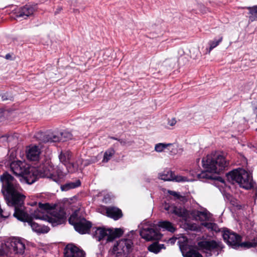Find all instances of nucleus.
I'll return each mask as SVG.
<instances>
[{
	"label": "nucleus",
	"mask_w": 257,
	"mask_h": 257,
	"mask_svg": "<svg viewBox=\"0 0 257 257\" xmlns=\"http://www.w3.org/2000/svg\"><path fill=\"white\" fill-rule=\"evenodd\" d=\"M6 247L10 257L15 254H23L25 250V241L20 238H10L6 241Z\"/></svg>",
	"instance_id": "10"
},
{
	"label": "nucleus",
	"mask_w": 257,
	"mask_h": 257,
	"mask_svg": "<svg viewBox=\"0 0 257 257\" xmlns=\"http://www.w3.org/2000/svg\"><path fill=\"white\" fill-rule=\"evenodd\" d=\"M190 229L192 230H198L199 227L196 225L193 224L191 226Z\"/></svg>",
	"instance_id": "37"
},
{
	"label": "nucleus",
	"mask_w": 257,
	"mask_h": 257,
	"mask_svg": "<svg viewBox=\"0 0 257 257\" xmlns=\"http://www.w3.org/2000/svg\"><path fill=\"white\" fill-rule=\"evenodd\" d=\"M255 113H256V115L257 116V108L256 109V112H255Z\"/></svg>",
	"instance_id": "41"
},
{
	"label": "nucleus",
	"mask_w": 257,
	"mask_h": 257,
	"mask_svg": "<svg viewBox=\"0 0 257 257\" xmlns=\"http://www.w3.org/2000/svg\"><path fill=\"white\" fill-rule=\"evenodd\" d=\"M198 246L199 250L206 253L207 257L213 254L218 255L223 247L221 242L213 240L200 241L198 243Z\"/></svg>",
	"instance_id": "8"
},
{
	"label": "nucleus",
	"mask_w": 257,
	"mask_h": 257,
	"mask_svg": "<svg viewBox=\"0 0 257 257\" xmlns=\"http://www.w3.org/2000/svg\"><path fill=\"white\" fill-rule=\"evenodd\" d=\"M42 135V141L44 143H52L59 141L65 142L71 139L72 138V135L67 131L60 133H47Z\"/></svg>",
	"instance_id": "12"
},
{
	"label": "nucleus",
	"mask_w": 257,
	"mask_h": 257,
	"mask_svg": "<svg viewBox=\"0 0 257 257\" xmlns=\"http://www.w3.org/2000/svg\"><path fill=\"white\" fill-rule=\"evenodd\" d=\"M165 248V247L164 244H160L158 242H154L148 246V250L155 253H158L162 249Z\"/></svg>",
	"instance_id": "26"
},
{
	"label": "nucleus",
	"mask_w": 257,
	"mask_h": 257,
	"mask_svg": "<svg viewBox=\"0 0 257 257\" xmlns=\"http://www.w3.org/2000/svg\"><path fill=\"white\" fill-rule=\"evenodd\" d=\"M12 171L17 176H22L26 182L32 184L36 181L33 168L25 162L20 161L13 162L10 165Z\"/></svg>",
	"instance_id": "4"
},
{
	"label": "nucleus",
	"mask_w": 257,
	"mask_h": 257,
	"mask_svg": "<svg viewBox=\"0 0 257 257\" xmlns=\"http://www.w3.org/2000/svg\"><path fill=\"white\" fill-rule=\"evenodd\" d=\"M175 146L174 145L172 144H164V143H159L156 145L155 147V150L156 152H162L165 149L167 148V147H169L168 149L169 150L171 149L172 152L173 153H175V152H173V150L175 148Z\"/></svg>",
	"instance_id": "24"
},
{
	"label": "nucleus",
	"mask_w": 257,
	"mask_h": 257,
	"mask_svg": "<svg viewBox=\"0 0 257 257\" xmlns=\"http://www.w3.org/2000/svg\"><path fill=\"white\" fill-rule=\"evenodd\" d=\"M31 217L47 221L54 226L65 221L66 214L62 208H56L55 205L49 203H39V208L32 213Z\"/></svg>",
	"instance_id": "2"
},
{
	"label": "nucleus",
	"mask_w": 257,
	"mask_h": 257,
	"mask_svg": "<svg viewBox=\"0 0 257 257\" xmlns=\"http://www.w3.org/2000/svg\"><path fill=\"white\" fill-rule=\"evenodd\" d=\"M168 192L170 194L178 198H179L180 196L177 192L173 191H169Z\"/></svg>",
	"instance_id": "35"
},
{
	"label": "nucleus",
	"mask_w": 257,
	"mask_h": 257,
	"mask_svg": "<svg viewBox=\"0 0 257 257\" xmlns=\"http://www.w3.org/2000/svg\"><path fill=\"white\" fill-rule=\"evenodd\" d=\"M106 212L108 217L112 218L115 220L118 219L122 216L121 210L114 207L107 208Z\"/></svg>",
	"instance_id": "21"
},
{
	"label": "nucleus",
	"mask_w": 257,
	"mask_h": 257,
	"mask_svg": "<svg viewBox=\"0 0 257 257\" xmlns=\"http://www.w3.org/2000/svg\"><path fill=\"white\" fill-rule=\"evenodd\" d=\"M202 163L205 171L197 174L198 178L202 181L204 179H213L211 173L219 174L227 166L224 157L216 153L203 158Z\"/></svg>",
	"instance_id": "3"
},
{
	"label": "nucleus",
	"mask_w": 257,
	"mask_h": 257,
	"mask_svg": "<svg viewBox=\"0 0 257 257\" xmlns=\"http://www.w3.org/2000/svg\"><path fill=\"white\" fill-rule=\"evenodd\" d=\"M249 11V20L253 22L257 19V6L245 7Z\"/></svg>",
	"instance_id": "28"
},
{
	"label": "nucleus",
	"mask_w": 257,
	"mask_h": 257,
	"mask_svg": "<svg viewBox=\"0 0 257 257\" xmlns=\"http://www.w3.org/2000/svg\"><path fill=\"white\" fill-rule=\"evenodd\" d=\"M10 57V55L9 54H7V55H6V58L7 59H9Z\"/></svg>",
	"instance_id": "40"
},
{
	"label": "nucleus",
	"mask_w": 257,
	"mask_h": 257,
	"mask_svg": "<svg viewBox=\"0 0 257 257\" xmlns=\"http://www.w3.org/2000/svg\"><path fill=\"white\" fill-rule=\"evenodd\" d=\"M229 181L233 183H237L240 187L245 189H249L253 187V182L250 174L242 169L234 170L227 174Z\"/></svg>",
	"instance_id": "5"
},
{
	"label": "nucleus",
	"mask_w": 257,
	"mask_h": 257,
	"mask_svg": "<svg viewBox=\"0 0 257 257\" xmlns=\"http://www.w3.org/2000/svg\"><path fill=\"white\" fill-rule=\"evenodd\" d=\"M177 240V238H171L168 240V243L174 244Z\"/></svg>",
	"instance_id": "36"
},
{
	"label": "nucleus",
	"mask_w": 257,
	"mask_h": 257,
	"mask_svg": "<svg viewBox=\"0 0 257 257\" xmlns=\"http://www.w3.org/2000/svg\"><path fill=\"white\" fill-rule=\"evenodd\" d=\"M222 236L224 240L229 245L234 248L240 246L247 248L253 246V243L250 242H244L240 243L241 236L228 229H225L223 231Z\"/></svg>",
	"instance_id": "9"
},
{
	"label": "nucleus",
	"mask_w": 257,
	"mask_h": 257,
	"mask_svg": "<svg viewBox=\"0 0 257 257\" xmlns=\"http://www.w3.org/2000/svg\"><path fill=\"white\" fill-rule=\"evenodd\" d=\"M71 157V153L68 151L62 152L59 156L60 162L66 166L68 169V171L69 172L72 173L77 169V167L74 164L70 162Z\"/></svg>",
	"instance_id": "15"
},
{
	"label": "nucleus",
	"mask_w": 257,
	"mask_h": 257,
	"mask_svg": "<svg viewBox=\"0 0 257 257\" xmlns=\"http://www.w3.org/2000/svg\"><path fill=\"white\" fill-rule=\"evenodd\" d=\"M81 182L77 180L74 182H69L61 186V189L62 191H67L70 189H74L80 186Z\"/></svg>",
	"instance_id": "23"
},
{
	"label": "nucleus",
	"mask_w": 257,
	"mask_h": 257,
	"mask_svg": "<svg viewBox=\"0 0 257 257\" xmlns=\"http://www.w3.org/2000/svg\"><path fill=\"white\" fill-rule=\"evenodd\" d=\"M9 256L8 249L6 247V242L0 247V256Z\"/></svg>",
	"instance_id": "32"
},
{
	"label": "nucleus",
	"mask_w": 257,
	"mask_h": 257,
	"mask_svg": "<svg viewBox=\"0 0 257 257\" xmlns=\"http://www.w3.org/2000/svg\"><path fill=\"white\" fill-rule=\"evenodd\" d=\"M159 178L164 181H175L176 182L191 181L193 179L188 180L186 177L181 176H175L173 173L169 170H166L159 174Z\"/></svg>",
	"instance_id": "14"
},
{
	"label": "nucleus",
	"mask_w": 257,
	"mask_h": 257,
	"mask_svg": "<svg viewBox=\"0 0 257 257\" xmlns=\"http://www.w3.org/2000/svg\"><path fill=\"white\" fill-rule=\"evenodd\" d=\"M64 257H85L84 251L77 246L69 244L64 249Z\"/></svg>",
	"instance_id": "16"
},
{
	"label": "nucleus",
	"mask_w": 257,
	"mask_h": 257,
	"mask_svg": "<svg viewBox=\"0 0 257 257\" xmlns=\"http://www.w3.org/2000/svg\"><path fill=\"white\" fill-rule=\"evenodd\" d=\"M201 224L209 230L216 232L220 231V229L217 224L213 222V221H206L205 222L201 223Z\"/></svg>",
	"instance_id": "25"
},
{
	"label": "nucleus",
	"mask_w": 257,
	"mask_h": 257,
	"mask_svg": "<svg viewBox=\"0 0 257 257\" xmlns=\"http://www.w3.org/2000/svg\"><path fill=\"white\" fill-rule=\"evenodd\" d=\"M176 122V121L175 119H172L171 121H169V124L171 126H173Z\"/></svg>",
	"instance_id": "38"
},
{
	"label": "nucleus",
	"mask_w": 257,
	"mask_h": 257,
	"mask_svg": "<svg viewBox=\"0 0 257 257\" xmlns=\"http://www.w3.org/2000/svg\"><path fill=\"white\" fill-rule=\"evenodd\" d=\"M184 257H203L197 250L191 249L184 254Z\"/></svg>",
	"instance_id": "31"
},
{
	"label": "nucleus",
	"mask_w": 257,
	"mask_h": 257,
	"mask_svg": "<svg viewBox=\"0 0 257 257\" xmlns=\"http://www.w3.org/2000/svg\"><path fill=\"white\" fill-rule=\"evenodd\" d=\"M222 40L223 37L220 36L218 38H216L213 40L209 41L208 42V45L209 46L208 53H209L212 49L219 45V44L222 42Z\"/></svg>",
	"instance_id": "29"
},
{
	"label": "nucleus",
	"mask_w": 257,
	"mask_h": 257,
	"mask_svg": "<svg viewBox=\"0 0 257 257\" xmlns=\"http://www.w3.org/2000/svg\"><path fill=\"white\" fill-rule=\"evenodd\" d=\"M114 154V151L113 149L107 150L104 154L102 161L103 162H107Z\"/></svg>",
	"instance_id": "30"
},
{
	"label": "nucleus",
	"mask_w": 257,
	"mask_h": 257,
	"mask_svg": "<svg viewBox=\"0 0 257 257\" xmlns=\"http://www.w3.org/2000/svg\"><path fill=\"white\" fill-rule=\"evenodd\" d=\"M33 171L36 180L38 178H48L56 183L60 181L59 177L54 174L53 167L48 162L40 165L37 170L33 168Z\"/></svg>",
	"instance_id": "11"
},
{
	"label": "nucleus",
	"mask_w": 257,
	"mask_h": 257,
	"mask_svg": "<svg viewBox=\"0 0 257 257\" xmlns=\"http://www.w3.org/2000/svg\"><path fill=\"white\" fill-rule=\"evenodd\" d=\"M2 192L8 206L14 207L13 216L18 220L27 222L33 230L38 233H47L49 228L41 226L32 220L24 205L25 197L19 193L20 186L15 178L7 172L0 176Z\"/></svg>",
	"instance_id": "1"
},
{
	"label": "nucleus",
	"mask_w": 257,
	"mask_h": 257,
	"mask_svg": "<svg viewBox=\"0 0 257 257\" xmlns=\"http://www.w3.org/2000/svg\"><path fill=\"white\" fill-rule=\"evenodd\" d=\"M133 242L131 240L128 239H123L119 240L113 246L114 251H117V253L128 252L132 247Z\"/></svg>",
	"instance_id": "17"
},
{
	"label": "nucleus",
	"mask_w": 257,
	"mask_h": 257,
	"mask_svg": "<svg viewBox=\"0 0 257 257\" xmlns=\"http://www.w3.org/2000/svg\"><path fill=\"white\" fill-rule=\"evenodd\" d=\"M69 222L73 225L75 230L81 234H85L90 230L91 223L87 221L84 217L79 215L78 211H75L69 217Z\"/></svg>",
	"instance_id": "7"
},
{
	"label": "nucleus",
	"mask_w": 257,
	"mask_h": 257,
	"mask_svg": "<svg viewBox=\"0 0 257 257\" xmlns=\"http://www.w3.org/2000/svg\"><path fill=\"white\" fill-rule=\"evenodd\" d=\"M172 205V204H170L169 203H165L163 204L164 209L168 212Z\"/></svg>",
	"instance_id": "34"
},
{
	"label": "nucleus",
	"mask_w": 257,
	"mask_h": 257,
	"mask_svg": "<svg viewBox=\"0 0 257 257\" xmlns=\"http://www.w3.org/2000/svg\"><path fill=\"white\" fill-rule=\"evenodd\" d=\"M119 142H120V144L121 145H126V142L122 140H118Z\"/></svg>",
	"instance_id": "39"
},
{
	"label": "nucleus",
	"mask_w": 257,
	"mask_h": 257,
	"mask_svg": "<svg viewBox=\"0 0 257 257\" xmlns=\"http://www.w3.org/2000/svg\"><path fill=\"white\" fill-rule=\"evenodd\" d=\"M168 213L174 214L179 217H184L186 215V211L184 209L177 207L172 204Z\"/></svg>",
	"instance_id": "22"
},
{
	"label": "nucleus",
	"mask_w": 257,
	"mask_h": 257,
	"mask_svg": "<svg viewBox=\"0 0 257 257\" xmlns=\"http://www.w3.org/2000/svg\"><path fill=\"white\" fill-rule=\"evenodd\" d=\"M192 215L196 220L200 221L202 223L213 221L212 215L206 209L203 211L194 210L192 212Z\"/></svg>",
	"instance_id": "18"
},
{
	"label": "nucleus",
	"mask_w": 257,
	"mask_h": 257,
	"mask_svg": "<svg viewBox=\"0 0 257 257\" xmlns=\"http://www.w3.org/2000/svg\"><path fill=\"white\" fill-rule=\"evenodd\" d=\"M93 237L98 241H100L106 238L107 241H111L115 238L120 237L123 231L120 228L106 229L104 227L95 228Z\"/></svg>",
	"instance_id": "6"
},
{
	"label": "nucleus",
	"mask_w": 257,
	"mask_h": 257,
	"mask_svg": "<svg viewBox=\"0 0 257 257\" xmlns=\"http://www.w3.org/2000/svg\"><path fill=\"white\" fill-rule=\"evenodd\" d=\"M40 153V149L38 146L30 147L27 153V158L31 161H37L39 159Z\"/></svg>",
	"instance_id": "20"
},
{
	"label": "nucleus",
	"mask_w": 257,
	"mask_h": 257,
	"mask_svg": "<svg viewBox=\"0 0 257 257\" xmlns=\"http://www.w3.org/2000/svg\"><path fill=\"white\" fill-rule=\"evenodd\" d=\"M140 235L142 238L147 240H157L161 238V235L152 226H144L140 231Z\"/></svg>",
	"instance_id": "13"
},
{
	"label": "nucleus",
	"mask_w": 257,
	"mask_h": 257,
	"mask_svg": "<svg viewBox=\"0 0 257 257\" xmlns=\"http://www.w3.org/2000/svg\"><path fill=\"white\" fill-rule=\"evenodd\" d=\"M34 12V9L31 6L26 5L21 8L16 13V17L18 18L27 19L28 17L32 15Z\"/></svg>",
	"instance_id": "19"
},
{
	"label": "nucleus",
	"mask_w": 257,
	"mask_h": 257,
	"mask_svg": "<svg viewBox=\"0 0 257 257\" xmlns=\"http://www.w3.org/2000/svg\"><path fill=\"white\" fill-rule=\"evenodd\" d=\"M159 226L171 232H174L176 230L173 224L168 221L159 222Z\"/></svg>",
	"instance_id": "27"
},
{
	"label": "nucleus",
	"mask_w": 257,
	"mask_h": 257,
	"mask_svg": "<svg viewBox=\"0 0 257 257\" xmlns=\"http://www.w3.org/2000/svg\"><path fill=\"white\" fill-rule=\"evenodd\" d=\"M2 98L3 100H12L13 99V97L9 95L8 93H5L2 95Z\"/></svg>",
	"instance_id": "33"
}]
</instances>
